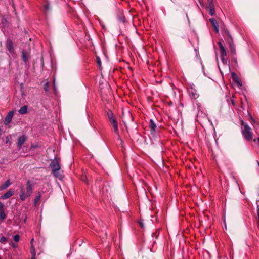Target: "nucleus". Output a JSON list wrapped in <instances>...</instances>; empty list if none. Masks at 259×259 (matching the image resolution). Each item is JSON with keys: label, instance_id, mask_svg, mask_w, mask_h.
I'll use <instances>...</instances> for the list:
<instances>
[{"label": "nucleus", "instance_id": "obj_26", "mask_svg": "<svg viewBox=\"0 0 259 259\" xmlns=\"http://www.w3.org/2000/svg\"><path fill=\"white\" fill-rule=\"evenodd\" d=\"M221 59H222V62L225 63H226V59H225V56H221Z\"/></svg>", "mask_w": 259, "mask_h": 259}, {"label": "nucleus", "instance_id": "obj_35", "mask_svg": "<svg viewBox=\"0 0 259 259\" xmlns=\"http://www.w3.org/2000/svg\"><path fill=\"white\" fill-rule=\"evenodd\" d=\"M123 122L124 123V124H125V121L124 120V119H123Z\"/></svg>", "mask_w": 259, "mask_h": 259}, {"label": "nucleus", "instance_id": "obj_34", "mask_svg": "<svg viewBox=\"0 0 259 259\" xmlns=\"http://www.w3.org/2000/svg\"><path fill=\"white\" fill-rule=\"evenodd\" d=\"M2 135V130L0 128V137Z\"/></svg>", "mask_w": 259, "mask_h": 259}, {"label": "nucleus", "instance_id": "obj_31", "mask_svg": "<svg viewBox=\"0 0 259 259\" xmlns=\"http://www.w3.org/2000/svg\"><path fill=\"white\" fill-rule=\"evenodd\" d=\"M54 91L55 92L56 91V87H55V80H54Z\"/></svg>", "mask_w": 259, "mask_h": 259}, {"label": "nucleus", "instance_id": "obj_27", "mask_svg": "<svg viewBox=\"0 0 259 259\" xmlns=\"http://www.w3.org/2000/svg\"><path fill=\"white\" fill-rule=\"evenodd\" d=\"M208 4L209 5H213V0H207Z\"/></svg>", "mask_w": 259, "mask_h": 259}, {"label": "nucleus", "instance_id": "obj_22", "mask_svg": "<svg viewBox=\"0 0 259 259\" xmlns=\"http://www.w3.org/2000/svg\"><path fill=\"white\" fill-rule=\"evenodd\" d=\"M40 199V194H38V195L36 196V198L35 199V203H37Z\"/></svg>", "mask_w": 259, "mask_h": 259}, {"label": "nucleus", "instance_id": "obj_23", "mask_svg": "<svg viewBox=\"0 0 259 259\" xmlns=\"http://www.w3.org/2000/svg\"><path fill=\"white\" fill-rule=\"evenodd\" d=\"M218 45H219V48H220V49L224 48V47L223 46L222 44L220 41L218 42Z\"/></svg>", "mask_w": 259, "mask_h": 259}, {"label": "nucleus", "instance_id": "obj_10", "mask_svg": "<svg viewBox=\"0 0 259 259\" xmlns=\"http://www.w3.org/2000/svg\"><path fill=\"white\" fill-rule=\"evenodd\" d=\"M11 183L9 180H8L5 183L0 186V191L5 190L10 186Z\"/></svg>", "mask_w": 259, "mask_h": 259}, {"label": "nucleus", "instance_id": "obj_17", "mask_svg": "<svg viewBox=\"0 0 259 259\" xmlns=\"http://www.w3.org/2000/svg\"><path fill=\"white\" fill-rule=\"evenodd\" d=\"M230 49L232 53H235V49L234 46L232 44V39H231V41L229 42Z\"/></svg>", "mask_w": 259, "mask_h": 259}, {"label": "nucleus", "instance_id": "obj_13", "mask_svg": "<svg viewBox=\"0 0 259 259\" xmlns=\"http://www.w3.org/2000/svg\"><path fill=\"white\" fill-rule=\"evenodd\" d=\"M150 126L151 128V133H153L155 132L156 128V124L154 123L153 120H150Z\"/></svg>", "mask_w": 259, "mask_h": 259}, {"label": "nucleus", "instance_id": "obj_3", "mask_svg": "<svg viewBox=\"0 0 259 259\" xmlns=\"http://www.w3.org/2000/svg\"><path fill=\"white\" fill-rule=\"evenodd\" d=\"M32 192V187L31 184L29 182L27 183V194H25L23 191H21V194L20 195V198L22 200H25L26 197L31 194Z\"/></svg>", "mask_w": 259, "mask_h": 259}, {"label": "nucleus", "instance_id": "obj_25", "mask_svg": "<svg viewBox=\"0 0 259 259\" xmlns=\"http://www.w3.org/2000/svg\"><path fill=\"white\" fill-rule=\"evenodd\" d=\"M3 207L4 204L1 202H0V211L4 210Z\"/></svg>", "mask_w": 259, "mask_h": 259}, {"label": "nucleus", "instance_id": "obj_8", "mask_svg": "<svg viewBox=\"0 0 259 259\" xmlns=\"http://www.w3.org/2000/svg\"><path fill=\"white\" fill-rule=\"evenodd\" d=\"M13 194L14 191L11 190H10L2 196V198L3 199H7L12 196Z\"/></svg>", "mask_w": 259, "mask_h": 259}, {"label": "nucleus", "instance_id": "obj_28", "mask_svg": "<svg viewBox=\"0 0 259 259\" xmlns=\"http://www.w3.org/2000/svg\"><path fill=\"white\" fill-rule=\"evenodd\" d=\"M139 225H140V227H141V228H143V223H142V222L139 221Z\"/></svg>", "mask_w": 259, "mask_h": 259}, {"label": "nucleus", "instance_id": "obj_18", "mask_svg": "<svg viewBox=\"0 0 259 259\" xmlns=\"http://www.w3.org/2000/svg\"><path fill=\"white\" fill-rule=\"evenodd\" d=\"M0 218L3 220H4L6 218V214L4 210L0 211Z\"/></svg>", "mask_w": 259, "mask_h": 259}, {"label": "nucleus", "instance_id": "obj_36", "mask_svg": "<svg viewBox=\"0 0 259 259\" xmlns=\"http://www.w3.org/2000/svg\"><path fill=\"white\" fill-rule=\"evenodd\" d=\"M30 243H31V244L32 243V239H31V240H30Z\"/></svg>", "mask_w": 259, "mask_h": 259}, {"label": "nucleus", "instance_id": "obj_37", "mask_svg": "<svg viewBox=\"0 0 259 259\" xmlns=\"http://www.w3.org/2000/svg\"><path fill=\"white\" fill-rule=\"evenodd\" d=\"M258 141L259 142V138H258Z\"/></svg>", "mask_w": 259, "mask_h": 259}, {"label": "nucleus", "instance_id": "obj_14", "mask_svg": "<svg viewBox=\"0 0 259 259\" xmlns=\"http://www.w3.org/2000/svg\"><path fill=\"white\" fill-rule=\"evenodd\" d=\"M43 84H44V85H44V90L46 93H48L49 91V83L47 80H45L43 82Z\"/></svg>", "mask_w": 259, "mask_h": 259}, {"label": "nucleus", "instance_id": "obj_30", "mask_svg": "<svg viewBox=\"0 0 259 259\" xmlns=\"http://www.w3.org/2000/svg\"><path fill=\"white\" fill-rule=\"evenodd\" d=\"M23 60H24V61L25 62H26V58L24 54H23Z\"/></svg>", "mask_w": 259, "mask_h": 259}, {"label": "nucleus", "instance_id": "obj_20", "mask_svg": "<svg viewBox=\"0 0 259 259\" xmlns=\"http://www.w3.org/2000/svg\"><path fill=\"white\" fill-rule=\"evenodd\" d=\"M14 240L16 242H18L20 240V236L19 235H15L14 236Z\"/></svg>", "mask_w": 259, "mask_h": 259}, {"label": "nucleus", "instance_id": "obj_9", "mask_svg": "<svg viewBox=\"0 0 259 259\" xmlns=\"http://www.w3.org/2000/svg\"><path fill=\"white\" fill-rule=\"evenodd\" d=\"M107 115H108L109 119L111 123L116 121V120L115 119V118L114 117L113 113L111 111H109L108 112Z\"/></svg>", "mask_w": 259, "mask_h": 259}, {"label": "nucleus", "instance_id": "obj_16", "mask_svg": "<svg viewBox=\"0 0 259 259\" xmlns=\"http://www.w3.org/2000/svg\"><path fill=\"white\" fill-rule=\"evenodd\" d=\"M112 124L113 125L114 132L116 134H118V125H117V121L114 122L112 123Z\"/></svg>", "mask_w": 259, "mask_h": 259}, {"label": "nucleus", "instance_id": "obj_12", "mask_svg": "<svg viewBox=\"0 0 259 259\" xmlns=\"http://www.w3.org/2000/svg\"><path fill=\"white\" fill-rule=\"evenodd\" d=\"M7 47L10 52H13V46L12 41L11 40H8L7 41Z\"/></svg>", "mask_w": 259, "mask_h": 259}, {"label": "nucleus", "instance_id": "obj_24", "mask_svg": "<svg viewBox=\"0 0 259 259\" xmlns=\"http://www.w3.org/2000/svg\"><path fill=\"white\" fill-rule=\"evenodd\" d=\"M97 63H98V65L99 66H100L101 64V60L100 59V58L98 57H97Z\"/></svg>", "mask_w": 259, "mask_h": 259}, {"label": "nucleus", "instance_id": "obj_7", "mask_svg": "<svg viewBox=\"0 0 259 259\" xmlns=\"http://www.w3.org/2000/svg\"><path fill=\"white\" fill-rule=\"evenodd\" d=\"M26 140V137L25 136H22L20 137L18 139V146L19 148H20L22 145L24 143Z\"/></svg>", "mask_w": 259, "mask_h": 259}, {"label": "nucleus", "instance_id": "obj_21", "mask_svg": "<svg viewBox=\"0 0 259 259\" xmlns=\"http://www.w3.org/2000/svg\"><path fill=\"white\" fill-rule=\"evenodd\" d=\"M7 241V239L4 236H2L0 239V242L1 243H5Z\"/></svg>", "mask_w": 259, "mask_h": 259}, {"label": "nucleus", "instance_id": "obj_5", "mask_svg": "<svg viewBox=\"0 0 259 259\" xmlns=\"http://www.w3.org/2000/svg\"><path fill=\"white\" fill-rule=\"evenodd\" d=\"M13 115H14L13 111H10L9 112V113L7 115V116L5 118V121H4L5 124L6 125H8V124H9L10 123V122L12 120Z\"/></svg>", "mask_w": 259, "mask_h": 259}, {"label": "nucleus", "instance_id": "obj_19", "mask_svg": "<svg viewBox=\"0 0 259 259\" xmlns=\"http://www.w3.org/2000/svg\"><path fill=\"white\" fill-rule=\"evenodd\" d=\"M221 51V56H226V52L224 48L220 49Z\"/></svg>", "mask_w": 259, "mask_h": 259}, {"label": "nucleus", "instance_id": "obj_33", "mask_svg": "<svg viewBox=\"0 0 259 259\" xmlns=\"http://www.w3.org/2000/svg\"><path fill=\"white\" fill-rule=\"evenodd\" d=\"M192 95H193L194 98H196V97L195 95V93H192Z\"/></svg>", "mask_w": 259, "mask_h": 259}, {"label": "nucleus", "instance_id": "obj_6", "mask_svg": "<svg viewBox=\"0 0 259 259\" xmlns=\"http://www.w3.org/2000/svg\"><path fill=\"white\" fill-rule=\"evenodd\" d=\"M209 21L211 22L212 26L213 27L215 32L217 33H218L219 31V25L218 24V23H217V21L214 19H213V18L210 19Z\"/></svg>", "mask_w": 259, "mask_h": 259}, {"label": "nucleus", "instance_id": "obj_11", "mask_svg": "<svg viewBox=\"0 0 259 259\" xmlns=\"http://www.w3.org/2000/svg\"><path fill=\"white\" fill-rule=\"evenodd\" d=\"M207 9L209 10V13L211 15H214L215 14V10L214 5H209L208 7H207Z\"/></svg>", "mask_w": 259, "mask_h": 259}, {"label": "nucleus", "instance_id": "obj_32", "mask_svg": "<svg viewBox=\"0 0 259 259\" xmlns=\"http://www.w3.org/2000/svg\"><path fill=\"white\" fill-rule=\"evenodd\" d=\"M82 180V181H85V177H83L82 178H81Z\"/></svg>", "mask_w": 259, "mask_h": 259}, {"label": "nucleus", "instance_id": "obj_29", "mask_svg": "<svg viewBox=\"0 0 259 259\" xmlns=\"http://www.w3.org/2000/svg\"><path fill=\"white\" fill-rule=\"evenodd\" d=\"M6 139H7V140H6V142L7 143L9 142L10 138L8 136V137H7Z\"/></svg>", "mask_w": 259, "mask_h": 259}, {"label": "nucleus", "instance_id": "obj_2", "mask_svg": "<svg viewBox=\"0 0 259 259\" xmlns=\"http://www.w3.org/2000/svg\"><path fill=\"white\" fill-rule=\"evenodd\" d=\"M53 175L59 179H61L62 176L60 173V166L59 165L58 161L55 159H54L50 165Z\"/></svg>", "mask_w": 259, "mask_h": 259}, {"label": "nucleus", "instance_id": "obj_15", "mask_svg": "<svg viewBox=\"0 0 259 259\" xmlns=\"http://www.w3.org/2000/svg\"><path fill=\"white\" fill-rule=\"evenodd\" d=\"M27 107L26 106H24L22 107L20 110H19V113L21 114H24L27 113Z\"/></svg>", "mask_w": 259, "mask_h": 259}, {"label": "nucleus", "instance_id": "obj_1", "mask_svg": "<svg viewBox=\"0 0 259 259\" xmlns=\"http://www.w3.org/2000/svg\"><path fill=\"white\" fill-rule=\"evenodd\" d=\"M241 131L245 139L250 141L252 139V133L251 128L243 121H241Z\"/></svg>", "mask_w": 259, "mask_h": 259}, {"label": "nucleus", "instance_id": "obj_4", "mask_svg": "<svg viewBox=\"0 0 259 259\" xmlns=\"http://www.w3.org/2000/svg\"><path fill=\"white\" fill-rule=\"evenodd\" d=\"M231 76L233 81L236 83L238 87H240L242 86V83L238 78L237 75L234 72L231 73Z\"/></svg>", "mask_w": 259, "mask_h": 259}]
</instances>
